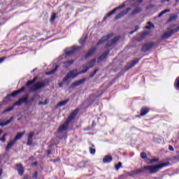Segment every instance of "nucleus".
<instances>
[{
    "label": "nucleus",
    "mask_w": 179,
    "mask_h": 179,
    "mask_svg": "<svg viewBox=\"0 0 179 179\" xmlns=\"http://www.w3.org/2000/svg\"><path fill=\"white\" fill-rule=\"evenodd\" d=\"M37 80V77H35L32 80L28 81L27 83V86H29L30 90L32 92H36L39 89H43V87H45V81H41L37 83H36L34 85H31Z\"/></svg>",
    "instance_id": "obj_3"
},
{
    "label": "nucleus",
    "mask_w": 179,
    "mask_h": 179,
    "mask_svg": "<svg viewBox=\"0 0 179 179\" xmlns=\"http://www.w3.org/2000/svg\"><path fill=\"white\" fill-rule=\"evenodd\" d=\"M33 136H34V132H31L29 133L28 138H33Z\"/></svg>",
    "instance_id": "obj_44"
},
{
    "label": "nucleus",
    "mask_w": 179,
    "mask_h": 179,
    "mask_svg": "<svg viewBox=\"0 0 179 179\" xmlns=\"http://www.w3.org/2000/svg\"><path fill=\"white\" fill-rule=\"evenodd\" d=\"M65 139H66V136H65Z\"/></svg>",
    "instance_id": "obj_56"
},
{
    "label": "nucleus",
    "mask_w": 179,
    "mask_h": 179,
    "mask_svg": "<svg viewBox=\"0 0 179 179\" xmlns=\"http://www.w3.org/2000/svg\"><path fill=\"white\" fill-rule=\"evenodd\" d=\"M177 31H179V26L175 29H168L167 31L162 36V38H169V37H171V35L177 33Z\"/></svg>",
    "instance_id": "obj_6"
},
{
    "label": "nucleus",
    "mask_w": 179,
    "mask_h": 179,
    "mask_svg": "<svg viewBox=\"0 0 179 179\" xmlns=\"http://www.w3.org/2000/svg\"><path fill=\"white\" fill-rule=\"evenodd\" d=\"M141 157L142 159H146V157H148V155H146L145 152H141Z\"/></svg>",
    "instance_id": "obj_37"
},
{
    "label": "nucleus",
    "mask_w": 179,
    "mask_h": 179,
    "mask_svg": "<svg viewBox=\"0 0 179 179\" xmlns=\"http://www.w3.org/2000/svg\"><path fill=\"white\" fill-rule=\"evenodd\" d=\"M134 33H135V31H132L130 32V34H134Z\"/></svg>",
    "instance_id": "obj_51"
},
{
    "label": "nucleus",
    "mask_w": 179,
    "mask_h": 179,
    "mask_svg": "<svg viewBox=\"0 0 179 179\" xmlns=\"http://www.w3.org/2000/svg\"><path fill=\"white\" fill-rule=\"evenodd\" d=\"M12 110H13V107H10L6 109L3 113H9L10 111H12Z\"/></svg>",
    "instance_id": "obj_39"
},
{
    "label": "nucleus",
    "mask_w": 179,
    "mask_h": 179,
    "mask_svg": "<svg viewBox=\"0 0 179 179\" xmlns=\"http://www.w3.org/2000/svg\"><path fill=\"white\" fill-rule=\"evenodd\" d=\"M29 99V94H26L24 98L20 99V101L22 103H25L27 104L29 103V101L27 100Z\"/></svg>",
    "instance_id": "obj_22"
},
{
    "label": "nucleus",
    "mask_w": 179,
    "mask_h": 179,
    "mask_svg": "<svg viewBox=\"0 0 179 179\" xmlns=\"http://www.w3.org/2000/svg\"><path fill=\"white\" fill-rule=\"evenodd\" d=\"M169 150H171L172 152H174V148H173V146L169 145Z\"/></svg>",
    "instance_id": "obj_46"
},
{
    "label": "nucleus",
    "mask_w": 179,
    "mask_h": 179,
    "mask_svg": "<svg viewBox=\"0 0 179 179\" xmlns=\"http://www.w3.org/2000/svg\"><path fill=\"white\" fill-rule=\"evenodd\" d=\"M142 1L143 0H136V5H137L138 6L135 8V13H139V12L142 10V8L141 7V6H139V3H141Z\"/></svg>",
    "instance_id": "obj_13"
},
{
    "label": "nucleus",
    "mask_w": 179,
    "mask_h": 179,
    "mask_svg": "<svg viewBox=\"0 0 179 179\" xmlns=\"http://www.w3.org/2000/svg\"><path fill=\"white\" fill-rule=\"evenodd\" d=\"M12 120H7L4 123H1L0 122V127H6V125H8V124H10Z\"/></svg>",
    "instance_id": "obj_30"
},
{
    "label": "nucleus",
    "mask_w": 179,
    "mask_h": 179,
    "mask_svg": "<svg viewBox=\"0 0 179 179\" xmlns=\"http://www.w3.org/2000/svg\"><path fill=\"white\" fill-rule=\"evenodd\" d=\"M177 1H178L179 0H176Z\"/></svg>",
    "instance_id": "obj_57"
},
{
    "label": "nucleus",
    "mask_w": 179,
    "mask_h": 179,
    "mask_svg": "<svg viewBox=\"0 0 179 179\" xmlns=\"http://www.w3.org/2000/svg\"><path fill=\"white\" fill-rule=\"evenodd\" d=\"M15 143H16V141L14 140H12L11 141H10L8 143L7 146L6 147V150H10V149H12V146H13Z\"/></svg>",
    "instance_id": "obj_17"
},
{
    "label": "nucleus",
    "mask_w": 179,
    "mask_h": 179,
    "mask_svg": "<svg viewBox=\"0 0 179 179\" xmlns=\"http://www.w3.org/2000/svg\"><path fill=\"white\" fill-rule=\"evenodd\" d=\"M167 166L166 164H159L157 165H148L144 167V170H145L146 173H150V174H155V173H157L159 170L163 169V167H166Z\"/></svg>",
    "instance_id": "obj_5"
},
{
    "label": "nucleus",
    "mask_w": 179,
    "mask_h": 179,
    "mask_svg": "<svg viewBox=\"0 0 179 179\" xmlns=\"http://www.w3.org/2000/svg\"><path fill=\"white\" fill-rule=\"evenodd\" d=\"M24 179H27V178H24Z\"/></svg>",
    "instance_id": "obj_58"
},
{
    "label": "nucleus",
    "mask_w": 179,
    "mask_h": 179,
    "mask_svg": "<svg viewBox=\"0 0 179 179\" xmlns=\"http://www.w3.org/2000/svg\"><path fill=\"white\" fill-rule=\"evenodd\" d=\"M94 52H96V47L92 48L87 52V53L85 55V58H89V57H92V55H93Z\"/></svg>",
    "instance_id": "obj_16"
},
{
    "label": "nucleus",
    "mask_w": 179,
    "mask_h": 179,
    "mask_svg": "<svg viewBox=\"0 0 179 179\" xmlns=\"http://www.w3.org/2000/svg\"><path fill=\"white\" fill-rule=\"evenodd\" d=\"M86 82V78H84L81 80H77L71 84L69 89H73L74 87H76V86H80V85L85 83Z\"/></svg>",
    "instance_id": "obj_9"
},
{
    "label": "nucleus",
    "mask_w": 179,
    "mask_h": 179,
    "mask_svg": "<svg viewBox=\"0 0 179 179\" xmlns=\"http://www.w3.org/2000/svg\"><path fill=\"white\" fill-rule=\"evenodd\" d=\"M74 62H75V60H71V61H69V62H66L63 63V66H64V68L68 69Z\"/></svg>",
    "instance_id": "obj_18"
},
{
    "label": "nucleus",
    "mask_w": 179,
    "mask_h": 179,
    "mask_svg": "<svg viewBox=\"0 0 179 179\" xmlns=\"http://www.w3.org/2000/svg\"><path fill=\"white\" fill-rule=\"evenodd\" d=\"M24 134H25L24 131H23L22 133H18L17 134V136L15 137V138L13 139V141L15 142H16V141H19V139H21L22 136H23Z\"/></svg>",
    "instance_id": "obj_19"
},
{
    "label": "nucleus",
    "mask_w": 179,
    "mask_h": 179,
    "mask_svg": "<svg viewBox=\"0 0 179 179\" xmlns=\"http://www.w3.org/2000/svg\"><path fill=\"white\" fill-rule=\"evenodd\" d=\"M152 47H153V43H147L143 45L141 50L145 52V51H149Z\"/></svg>",
    "instance_id": "obj_14"
},
{
    "label": "nucleus",
    "mask_w": 179,
    "mask_h": 179,
    "mask_svg": "<svg viewBox=\"0 0 179 179\" xmlns=\"http://www.w3.org/2000/svg\"><path fill=\"white\" fill-rule=\"evenodd\" d=\"M108 54H110V50L105 52L97 59V62H101V61H104V59L107 58V55H108Z\"/></svg>",
    "instance_id": "obj_12"
},
{
    "label": "nucleus",
    "mask_w": 179,
    "mask_h": 179,
    "mask_svg": "<svg viewBox=\"0 0 179 179\" xmlns=\"http://www.w3.org/2000/svg\"><path fill=\"white\" fill-rule=\"evenodd\" d=\"M5 136H6V134H4L3 136L1 138H0V141H2L3 142H6V138H5Z\"/></svg>",
    "instance_id": "obj_42"
},
{
    "label": "nucleus",
    "mask_w": 179,
    "mask_h": 179,
    "mask_svg": "<svg viewBox=\"0 0 179 179\" xmlns=\"http://www.w3.org/2000/svg\"><path fill=\"white\" fill-rule=\"evenodd\" d=\"M90 152L91 155H94V153H96V149L90 148Z\"/></svg>",
    "instance_id": "obj_38"
},
{
    "label": "nucleus",
    "mask_w": 179,
    "mask_h": 179,
    "mask_svg": "<svg viewBox=\"0 0 179 179\" xmlns=\"http://www.w3.org/2000/svg\"><path fill=\"white\" fill-rule=\"evenodd\" d=\"M103 163H110L113 162V157L110 156H106L103 159Z\"/></svg>",
    "instance_id": "obj_21"
},
{
    "label": "nucleus",
    "mask_w": 179,
    "mask_h": 179,
    "mask_svg": "<svg viewBox=\"0 0 179 179\" xmlns=\"http://www.w3.org/2000/svg\"><path fill=\"white\" fill-rule=\"evenodd\" d=\"M39 104H47L46 102H40Z\"/></svg>",
    "instance_id": "obj_49"
},
{
    "label": "nucleus",
    "mask_w": 179,
    "mask_h": 179,
    "mask_svg": "<svg viewBox=\"0 0 179 179\" xmlns=\"http://www.w3.org/2000/svg\"><path fill=\"white\" fill-rule=\"evenodd\" d=\"M118 40H120V36H117L112 41H108V43L106 44V48H108V47H113V45H115V44L118 43Z\"/></svg>",
    "instance_id": "obj_10"
},
{
    "label": "nucleus",
    "mask_w": 179,
    "mask_h": 179,
    "mask_svg": "<svg viewBox=\"0 0 179 179\" xmlns=\"http://www.w3.org/2000/svg\"><path fill=\"white\" fill-rule=\"evenodd\" d=\"M175 87L176 90L179 91V77L175 81Z\"/></svg>",
    "instance_id": "obj_26"
},
{
    "label": "nucleus",
    "mask_w": 179,
    "mask_h": 179,
    "mask_svg": "<svg viewBox=\"0 0 179 179\" xmlns=\"http://www.w3.org/2000/svg\"><path fill=\"white\" fill-rule=\"evenodd\" d=\"M136 30H137V29H136V30H135V31H136Z\"/></svg>",
    "instance_id": "obj_55"
},
{
    "label": "nucleus",
    "mask_w": 179,
    "mask_h": 179,
    "mask_svg": "<svg viewBox=\"0 0 179 179\" xmlns=\"http://www.w3.org/2000/svg\"><path fill=\"white\" fill-rule=\"evenodd\" d=\"M55 19H57V13H53L52 14L51 17H50V22H51V23H52V22H54V20H55Z\"/></svg>",
    "instance_id": "obj_28"
},
{
    "label": "nucleus",
    "mask_w": 179,
    "mask_h": 179,
    "mask_svg": "<svg viewBox=\"0 0 179 179\" xmlns=\"http://www.w3.org/2000/svg\"><path fill=\"white\" fill-rule=\"evenodd\" d=\"M97 72H99V69H95L93 73H92L90 75V78H93V76H94V75H96L97 73Z\"/></svg>",
    "instance_id": "obj_35"
},
{
    "label": "nucleus",
    "mask_w": 179,
    "mask_h": 179,
    "mask_svg": "<svg viewBox=\"0 0 179 179\" xmlns=\"http://www.w3.org/2000/svg\"><path fill=\"white\" fill-rule=\"evenodd\" d=\"M31 101H33V100H34V98H31Z\"/></svg>",
    "instance_id": "obj_53"
},
{
    "label": "nucleus",
    "mask_w": 179,
    "mask_h": 179,
    "mask_svg": "<svg viewBox=\"0 0 179 179\" xmlns=\"http://www.w3.org/2000/svg\"><path fill=\"white\" fill-rule=\"evenodd\" d=\"M2 176V169H0V176Z\"/></svg>",
    "instance_id": "obj_50"
},
{
    "label": "nucleus",
    "mask_w": 179,
    "mask_h": 179,
    "mask_svg": "<svg viewBox=\"0 0 179 179\" xmlns=\"http://www.w3.org/2000/svg\"><path fill=\"white\" fill-rule=\"evenodd\" d=\"M57 69H58V66H56L55 68L50 72H46V75H52V73H55V72H57Z\"/></svg>",
    "instance_id": "obj_24"
},
{
    "label": "nucleus",
    "mask_w": 179,
    "mask_h": 179,
    "mask_svg": "<svg viewBox=\"0 0 179 179\" xmlns=\"http://www.w3.org/2000/svg\"><path fill=\"white\" fill-rule=\"evenodd\" d=\"M156 162H159V159L154 158L152 159H150V162H148V164H152L153 163H156Z\"/></svg>",
    "instance_id": "obj_33"
},
{
    "label": "nucleus",
    "mask_w": 179,
    "mask_h": 179,
    "mask_svg": "<svg viewBox=\"0 0 179 179\" xmlns=\"http://www.w3.org/2000/svg\"><path fill=\"white\" fill-rule=\"evenodd\" d=\"M153 24H152L150 22H148L147 26H145V29H148V30L153 29Z\"/></svg>",
    "instance_id": "obj_29"
},
{
    "label": "nucleus",
    "mask_w": 179,
    "mask_h": 179,
    "mask_svg": "<svg viewBox=\"0 0 179 179\" xmlns=\"http://www.w3.org/2000/svg\"><path fill=\"white\" fill-rule=\"evenodd\" d=\"M148 113H149V108H148L146 107L142 108L141 115H142V116L146 115V114H148Z\"/></svg>",
    "instance_id": "obj_20"
},
{
    "label": "nucleus",
    "mask_w": 179,
    "mask_h": 179,
    "mask_svg": "<svg viewBox=\"0 0 179 179\" xmlns=\"http://www.w3.org/2000/svg\"><path fill=\"white\" fill-rule=\"evenodd\" d=\"M32 143H33V138H31V137H28V141H27V145L28 146H30V145H31Z\"/></svg>",
    "instance_id": "obj_32"
},
{
    "label": "nucleus",
    "mask_w": 179,
    "mask_h": 179,
    "mask_svg": "<svg viewBox=\"0 0 179 179\" xmlns=\"http://www.w3.org/2000/svg\"><path fill=\"white\" fill-rule=\"evenodd\" d=\"M78 50H79V47L77 46L68 48L65 50V54L67 57H71V55H73Z\"/></svg>",
    "instance_id": "obj_7"
},
{
    "label": "nucleus",
    "mask_w": 179,
    "mask_h": 179,
    "mask_svg": "<svg viewBox=\"0 0 179 179\" xmlns=\"http://www.w3.org/2000/svg\"><path fill=\"white\" fill-rule=\"evenodd\" d=\"M111 37H113V34H109L105 36H103L96 43V45H100V44H103V43H106V41H108L110 38H111Z\"/></svg>",
    "instance_id": "obj_8"
},
{
    "label": "nucleus",
    "mask_w": 179,
    "mask_h": 179,
    "mask_svg": "<svg viewBox=\"0 0 179 179\" xmlns=\"http://www.w3.org/2000/svg\"><path fill=\"white\" fill-rule=\"evenodd\" d=\"M18 121H20V118L18 119Z\"/></svg>",
    "instance_id": "obj_54"
},
{
    "label": "nucleus",
    "mask_w": 179,
    "mask_h": 179,
    "mask_svg": "<svg viewBox=\"0 0 179 179\" xmlns=\"http://www.w3.org/2000/svg\"><path fill=\"white\" fill-rule=\"evenodd\" d=\"M131 6L127 8V9L125 10L122 11L120 13L117 14V16L115 17V20H118V19H122V17H124L127 13H129V12L132 9V15H135V0H128L125 3H124L122 5L119 6L118 7L114 8L112 11L109 12L106 14V16L103 17V22H106L107 20L108 17H110V16H113L115 12H117L119 9H122L123 8H125L126 6Z\"/></svg>",
    "instance_id": "obj_1"
},
{
    "label": "nucleus",
    "mask_w": 179,
    "mask_h": 179,
    "mask_svg": "<svg viewBox=\"0 0 179 179\" xmlns=\"http://www.w3.org/2000/svg\"><path fill=\"white\" fill-rule=\"evenodd\" d=\"M133 66H135V61L134 60L132 62V64L131 66L126 67V71H129V69H131V68H132Z\"/></svg>",
    "instance_id": "obj_34"
},
{
    "label": "nucleus",
    "mask_w": 179,
    "mask_h": 179,
    "mask_svg": "<svg viewBox=\"0 0 179 179\" xmlns=\"http://www.w3.org/2000/svg\"><path fill=\"white\" fill-rule=\"evenodd\" d=\"M139 173H142V169H137V170H136V171H135L136 174H139Z\"/></svg>",
    "instance_id": "obj_45"
},
{
    "label": "nucleus",
    "mask_w": 179,
    "mask_h": 179,
    "mask_svg": "<svg viewBox=\"0 0 179 179\" xmlns=\"http://www.w3.org/2000/svg\"><path fill=\"white\" fill-rule=\"evenodd\" d=\"M135 174L134 173H127L126 177H134Z\"/></svg>",
    "instance_id": "obj_40"
},
{
    "label": "nucleus",
    "mask_w": 179,
    "mask_h": 179,
    "mask_svg": "<svg viewBox=\"0 0 179 179\" xmlns=\"http://www.w3.org/2000/svg\"><path fill=\"white\" fill-rule=\"evenodd\" d=\"M87 40V35H85L83 38H80V43L83 44Z\"/></svg>",
    "instance_id": "obj_27"
},
{
    "label": "nucleus",
    "mask_w": 179,
    "mask_h": 179,
    "mask_svg": "<svg viewBox=\"0 0 179 179\" xmlns=\"http://www.w3.org/2000/svg\"><path fill=\"white\" fill-rule=\"evenodd\" d=\"M177 15H174L173 16H172V17H171L170 18H169V21L170 22H173V20H176V19H177Z\"/></svg>",
    "instance_id": "obj_36"
},
{
    "label": "nucleus",
    "mask_w": 179,
    "mask_h": 179,
    "mask_svg": "<svg viewBox=\"0 0 179 179\" xmlns=\"http://www.w3.org/2000/svg\"><path fill=\"white\" fill-rule=\"evenodd\" d=\"M22 103V101L20 99L18 101L14 103L13 106H20Z\"/></svg>",
    "instance_id": "obj_41"
},
{
    "label": "nucleus",
    "mask_w": 179,
    "mask_h": 179,
    "mask_svg": "<svg viewBox=\"0 0 179 179\" xmlns=\"http://www.w3.org/2000/svg\"><path fill=\"white\" fill-rule=\"evenodd\" d=\"M79 113V110L76 109L68 117L67 121H66L62 125H61L58 129V133L60 134V132H64V131H66L68 129V127H69V123L75 117H76V115Z\"/></svg>",
    "instance_id": "obj_4"
},
{
    "label": "nucleus",
    "mask_w": 179,
    "mask_h": 179,
    "mask_svg": "<svg viewBox=\"0 0 179 179\" xmlns=\"http://www.w3.org/2000/svg\"><path fill=\"white\" fill-rule=\"evenodd\" d=\"M121 167H122V163H121V162H118L117 164L115 165V170H120V169H121Z\"/></svg>",
    "instance_id": "obj_31"
},
{
    "label": "nucleus",
    "mask_w": 179,
    "mask_h": 179,
    "mask_svg": "<svg viewBox=\"0 0 179 179\" xmlns=\"http://www.w3.org/2000/svg\"><path fill=\"white\" fill-rule=\"evenodd\" d=\"M50 151H48V155H50Z\"/></svg>",
    "instance_id": "obj_52"
},
{
    "label": "nucleus",
    "mask_w": 179,
    "mask_h": 179,
    "mask_svg": "<svg viewBox=\"0 0 179 179\" xmlns=\"http://www.w3.org/2000/svg\"><path fill=\"white\" fill-rule=\"evenodd\" d=\"M17 171H18V174L22 176L24 171V169L22 164H17Z\"/></svg>",
    "instance_id": "obj_15"
},
{
    "label": "nucleus",
    "mask_w": 179,
    "mask_h": 179,
    "mask_svg": "<svg viewBox=\"0 0 179 179\" xmlns=\"http://www.w3.org/2000/svg\"><path fill=\"white\" fill-rule=\"evenodd\" d=\"M170 12V9H166L164 10H162L159 15H158V17H162V16H163V15L167 13Z\"/></svg>",
    "instance_id": "obj_25"
},
{
    "label": "nucleus",
    "mask_w": 179,
    "mask_h": 179,
    "mask_svg": "<svg viewBox=\"0 0 179 179\" xmlns=\"http://www.w3.org/2000/svg\"><path fill=\"white\" fill-rule=\"evenodd\" d=\"M68 101H69V99H66L64 101H60L58 104H57V107H62V106H65V104H66L68 103Z\"/></svg>",
    "instance_id": "obj_23"
},
{
    "label": "nucleus",
    "mask_w": 179,
    "mask_h": 179,
    "mask_svg": "<svg viewBox=\"0 0 179 179\" xmlns=\"http://www.w3.org/2000/svg\"><path fill=\"white\" fill-rule=\"evenodd\" d=\"M96 64V59H93L92 60L88 62L85 65L83 66V69L82 71L78 73V70L75 69L73 71H71L69 73H67L66 76L63 79V82H68L69 79H73L74 78H76L78 75H80L82 73H86L87 72L88 69H90V68H93L94 66V64Z\"/></svg>",
    "instance_id": "obj_2"
},
{
    "label": "nucleus",
    "mask_w": 179,
    "mask_h": 179,
    "mask_svg": "<svg viewBox=\"0 0 179 179\" xmlns=\"http://www.w3.org/2000/svg\"><path fill=\"white\" fill-rule=\"evenodd\" d=\"M6 57H1L0 58V64H2V62H3V61H5Z\"/></svg>",
    "instance_id": "obj_43"
},
{
    "label": "nucleus",
    "mask_w": 179,
    "mask_h": 179,
    "mask_svg": "<svg viewBox=\"0 0 179 179\" xmlns=\"http://www.w3.org/2000/svg\"><path fill=\"white\" fill-rule=\"evenodd\" d=\"M25 89H26V87H22L20 90L13 92L11 94L7 95V99L9 97H15V96H17L19 93H22V92H24Z\"/></svg>",
    "instance_id": "obj_11"
},
{
    "label": "nucleus",
    "mask_w": 179,
    "mask_h": 179,
    "mask_svg": "<svg viewBox=\"0 0 179 179\" xmlns=\"http://www.w3.org/2000/svg\"><path fill=\"white\" fill-rule=\"evenodd\" d=\"M34 178H37V173H36L35 175L34 176Z\"/></svg>",
    "instance_id": "obj_48"
},
{
    "label": "nucleus",
    "mask_w": 179,
    "mask_h": 179,
    "mask_svg": "<svg viewBox=\"0 0 179 179\" xmlns=\"http://www.w3.org/2000/svg\"><path fill=\"white\" fill-rule=\"evenodd\" d=\"M62 85H63L62 83H59V87H62Z\"/></svg>",
    "instance_id": "obj_47"
}]
</instances>
